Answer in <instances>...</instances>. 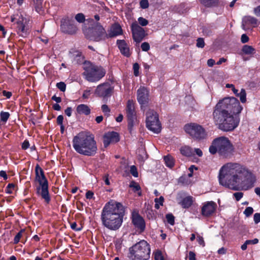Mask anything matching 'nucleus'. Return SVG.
I'll use <instances>...</instances> for the list:
<instances>
[{
  "label": "nucleus",
  "instance_id": "obj_5",
  "mask_svg": "<svg viewBox=\"0 0 260 260\" xmlns=\"http://www.w3.org/2000/svg\"><path fill=\"white\" fill-rule=\"evenodd\" d=\"M209 150L212 154L218 152L220 156L227 157L232 154L234 147L228 138L220 137L213 141Z\"/></svg>",
  "mask_w": 260,
  "mask_h": 260
},
{
  "label": "nucleus",
  "instance_id": "obj_23",
  "mask_svg": "<svg viewBox=\"0 0 260 260\" xmlns=\"http://www.w3.org/2000/svg\"><path fill=\"white\" fill-rule=\"evenodd\" d=\"M122 29L120 25L118 23H114L112 25L109 33L107 34L108 38H113L122 35Z\"/></svg>",
  "mask_w": 260,
  "mask_h": 260
},
{
  "label": "nucleus",
  "instance_id": "obj_9",
  "mask_svg": "<svg viewBox=\"0 0 260 260\" xmlns=\"http://www.w3.org/2000/svg\"><path fill=\"white\" fill-rule=\"evenodd\" d=\"M84 33L87 39L94 42H100L108 38L106 31L99 23H96L91 27L88 28Z\"/></svg>",
  "mask_w": 260,
  "mask_h": 260
},
{
  "label": "nucleus",
  "instance_id": "obj_62",
  "mask_svg": "<svg viewBox=\"0 0 260 260\" xmlns=\"http://www.w3.org/2000/svg\"><path fill=\"white\" fill-rule=\"evenodd\" d=\"M71 57L74 58L75 60V57H81V53L79 52H75L74 53H72L71 55Z\"/></svg>",
  "mask_w": 260,
  "mask_h": 260
},
{
  "label": "nucleus",
  "instance_id": "obj_60",
  "mask_svg": "<svg viewBox=\"0 0 260 260\" xmlns=\"http://www.w3.org/2000/svg\"><path fill=\"white\" fill-rule=\"evenodd\" d=\"M29 143L27 140H25L22 144V148L24 150L27 149L29 147Z\"/></svg>",
  "mask_w": 260,
  "mask_h": 260
},
{
  "label": "nucleus",
  "instance_id": "obj_11",
  "mask_svg": "<svg viewBox=\"0 0 260 260\" xmlns=\"http://www.w3.org/2000/svg\"><path fill=\"white\" fill-rule=\"evenodd\" d=\"M185 132L197 139H204L206 134L203 127L197 123H192L184 126Z\"/></svg>",
  "mask_w": 260,
  "mask_h": 260
},
{
  "label": "nucleus",
  "instance_id": "obj_2",
  "mask_svg": "<svg viewBox=\"0 0 260 260\" xmlns=\"http://www.w3.org/2000/svg\"><path fill=\"white\" fill-rule=\"evenodd\" d=\"M242 109L239 101L235 98H225L219 101L215 107L213 112L214 122L222 131H233L239 123L233 114H239Z\"/></svg>",
  "mask_w": 260,
  "mask_h": 260
},
{
  "label": "nucleus",
  "instance_id": "obj_56",
  "mask_svg": "<svg viewBox=\"0 0 260 260\" xmlns=\"http://www.w3.org/2000/svg\"><path fill=\"white\" fill-rule=\"evenodd\" d=\"M258 242V240L256 238L253 240H248L246 241V244H255Z\"/></svg>",
  "mask_w": 260,
  "mask_h": 260
},
{
  "label": "nucleus",
  "instance_id": "obj_46",
  "mask_svg": "<svg viewBox=\"0 0 260 260\" xmlns=\"http://www.w3.org/2000/svg\"><path fill=\"white\" fill-rule=\"evenodd\" d=\"M141 49L144 51H147L150 49V45L147 42H144L141 45Z\"/></svg>",
  "mask_w": 260,
  "mask_h": 260
},
{
  "label": "nucleus",
  "instance_id": "obj_59",
  "mask_svg": "<svg viewBox=\"0 0 260 260\" xmlns=\"http://www.w3.org/2000/svg\"><path fill=\"white\" fill-rule=\"evenodd\" d=\"M226 87L228 88H232V90L235 94H237V92H238V90L235 88L234 85L233 84H227L226 85Z\"/></svg>",
  "mask_w": 260,
  "mask_h": 260
},
{
  "label": "nucleus",
  "instance_id": "obj_43",
  "mask_svg": "<svg viewBox=\"0 0 260 260\" xmlns=\"http://www.w3.org/2000/svg\"><path fill=\"white\" fill-rule=\"evenodd\" d=\"M102 111L106 115L108 116L110 115V109L107 105H103L102 106Z\"/></svg>",
  "mask_w": 260,
  "mask_h": 260
},
{
  "label": "nucleus",
  "instance_id": "obj_29",
  "mask_svg": "<svg viewBox=\"0 0 260 260\" xmlns=\"http://www.w3.org/2000/svg\"><path fill=\"white\" fill-rule=\"evenodd\" d=\"M201 4L207 7H211L216 5L218 0H200Z\"/></svg>",
  "mask_w": 260,
  "mask_h": 260
},
{
  "label": "nucleus",
  "instance_id": "obj_17",
  "mask_svg": "<svg viewBox=\"0 0 260 260\" xmlns=\"http://www.w3.org/2000/svg\"><path fill=\"white\" fill-rule=\"evenodd\" d=\"M28 22L29 20L25 17H23L21 15L17 21V31L18 33L21 36H25L28 33Z\"/></svg>",
  "mask_w": 260,
  "mask_h": 260
},
{
  "label": "nucleus",
  "instance_id": "obj_42",
  "mask_svg": "<svg viewBox=\"0 0 260 260\" xmlns=\"http://www.w3.org/2000/svg\"><path fill=\"white\" fill-rule=\"evenodd\" d=\"M253 212V209L251 207H247L244 211V214L246 216L248 217L250 216Z\"/></svg>",
  "mask_w": 260,
  "mask_h": 260
},
{
  "label": "nucleus",
  "instance_id": "obj_19",
  "mask_svg": "<svg viewBox=\"0 0 260 260\" xmlns=\"http://www.w3.org/2000/svg\"><path fill=\"white\" fill-rule=\"evenodd\" d=\"M217 205L213 201L206 202L202 208V214L204 216L211 215L215 211Z\"/></svg>",
  "mask_w": 260,
  "mask_h": 260
},
{
  "label": "nucleus",
  "instance_id": "obj_51",
  "mask_svg": "<svg viewBox=\"0 0 260 260\" xmlns=\"http://www.w3.org/2000/svg\"><path fill=\"white\" fill-rule=\"evenodd\" d=\"M164 201V198L162 196H160L159 198H155L154 199L155 203H158L160 205L162 206Z\"/></svg>",
  "mask_w": 260,
  "mask_h": 260
},
{
  "label": "nucleus",
  "instance_id": "obj_40",
  "mask_svg": "<svg viewBox=\"0 0 260 260\" xmlns=\"http://www.w3.org/2000/svg\"><path fill=\"white\" fill-rule=\"evenodd\" d=\"M140 7L143 9H145L149 7V2L148 0H141L140 2Z\"/></svg>",
  "mask_w": 260,
  "mask_h": 260
},
{
  "label": "nucleus",
  "instance_id": "obj_50",
  "mask_svg": "<svg viewBox=\"0 0 260 260\" xmlns=\"http://www.w3.org/2000/svg\"><path fill=\"white\" fill-rule=\"evenodd\" d=\"M91 90L90 89H86L84 90L83 94L82 95V97L84 99H88L90 95Z\"/></svg>",
  "mask_w": 260,
  "mask_h": 260
},
{
  "label": "nucleus",
  "instance_id": "obj_37",
  "mask_svg": "<svg viewBox=\"0 0 260 260\" xmlns=\"http://www.w3.org/2000/svg\"><path fill=\"white\" fill-rule=\"evenodd\" d=\"M196 46L198 48H203L205 46V42L203 38H199L197 40Z\"/></svg>",
  "mask_w": 260,
  "mask_h": 260
},
{
  "label": "nucleus",
  "instance_id": "obj_25",
  "mask_svg": "<svg viewBox=\"0 0 260 260\" xmlns=\"http://www.w3.org/2000/svg\"><path fill=\"white\" fill-rule=\"evenodd\" d=\"M193 202L192 197L188 196L184 198L180 202V204L184 208H189Z\"/></svg>",
  "mask_w": 260,
  "mask_h": 260
},
{
  "label": "nucleus",
  "instance_id": "obj_39",
  "mask_svg": "<svg viewBox=\"0 0 260 260\" xmlns=\"http://www.w3.org/2000/svg\"><path fill=\"white\" fill-rule=\"evenodd\" d=\"M15 185L13 183L9 184L6 188V192L8 194H11L12 193L13 190L14 189Z\"/></svg>",
  "mask_w": 260,
  "mask_h": 260
},
{
  "label": "nucleus",
  "instance_id": "obj_52",
  "mask_svg": "<svg viewBox=\"0 0 260 260\" xmlns=\"http://www.w3.org/2000/svg\"><path fill=\"white\" fill-rule=\"evenodd\" d=\"M103 179L107 185H109L110 184V182L109 179V175L105 174L103 176Z\"/></svg>",
  "mask_w": 260,
  "mask_h": 260
},
{
  "label": "nucleus",
  "instance_id": "obj_61",
  "mask_svg": "<svg viewBox=\"0 0 260 260\" xmlns=\"http://www.w3.org/2000/svg\"><path fill=\"white\" fill-rule=\"evenodd\" d=\"M65 114L69 117H70L72 113V109L71 107H68L64 111Z\"/></svg>",
  "mask_w": 260,
  "mask_h": 260
},
{
  "label": "nucleus",
  "instance_id": "obj_15",
  "mask_svg": "<svg viewBox=\"0 0 260 260\" xmlns=\"http://www.w3.org/2000/svg\"><path fill=\"white\" fill-rule=\"evenodd\" d=\"M60 28L63 32L71 35L76 33L78 29L73 22L70 20L68 17L61 19Z\"/></svg>",
  "mask_w": 260,
  "mask_h": 260
},
{
  "label": "nucleus",
  "instance_id": "obj_44",
  "mask_svg": "<svg viewBox=\"0 0 260 260\" xmlns=\"http://www.w3.org/2000/svg\"><path fill=\"white\" fill-rule=\"evenodd\" d=\"M57 87L61 91H64L66 89V85L64 82H60L56 84Z\"/></svg>",
  "mask_w": 260,
  "mask_h": 260
},
{
  "label": "nucleus",
  "instance_id": "obj_27",
  "mask_svg": "<svg viewBox=\"0 0 260 260\" xmlns=\"http://www.w3.org/2000/svg\"><path fill=\"white\" fill-rule=\"evenodd\" d=\"M164 159L165 163L166 165L168 167H169L170 168H172L174 167L175 161H174V159L173 157L172 156H171L170 155L165 156L164 157Z\"/></svg>",
  "mask_w": 260,
  "mask_h": 260
},
{
  "label": "nucleus",
  "instance_id": "obj_28",
  "mask_svg": "<svg viewBox=\"0 0 260 260\" xmlns=\"http://www.w3.org/2000/svg\"><path fill=\"white\" fill-rule=\"evenodd\" d=\"M242 51L243 53L246 55H251L255 53V49L252 46L247 45L243 46Z\"/></svg>",
  "mask_w": 260,
  "mask_h": 260
},
{
  "label": "nucleus",
  "instance_id": "obj_63",
  "mask_svg": "<svg viewBox=\"0 0 260 260\" xmlns=\"http://www.w3.org/2000/svg\"><path fill=\"white\" fill-rule=\"evenodd\" d=\"M155 260H164L163 256L160 252L155 253Z\"/></svg>",
  "mask_w": 260,
  "mask_h": 260
},
{
  "label": "nucleus",
  "instance_id": "obj_30",
  "mask_svg": "<svg viewBox=\"0 0 260 260\" xmlns=\"http://www.w3.org/2000/svg\"><path fill=\"white\" fill-rule=\"evenodd\" d=\"M129 186L130 188H133L134 192H136L137 191H140L138 193L139 196H141L142 195V192L140 191L141 187L138 183H137L136 182H135L134 181H132L130 182Z\"/></svg>",
  "mask_w": 260,
  "mask_h": 260
},
{
  "label": "nucleus",
  "instance_id": "obj_10",
  "mask_svg": "<svg viewBox=\"0 0 260 260\" xmlns=\"http://www.w3.org/2000/svg\"><path fill=\"white\" fill-rule=\"evenodd\" d=\"M146 127L154 133L159 134L161 130V124L158 114L153 110L149 109L146 113Z\"/></svg>",
  "mask_w": 260,
  "mask_h": 260
},
{
  "label": "nucleus",
  "instance_id": "obj_4",
  "mask_svg": "<svg viewBox=\"0 0 260 260\" xmlns=\"http://www.w3.org/2000/svg\"><path fill=\"white\" fill-rule=\"evenodd\" d=\"M73 146L77 153L86 156H93L98 150L93 136L83 132L73 138Z\"/></svg>",
  "mask_w": 260,
  "mask_h": 260
},
{
  "label": "nucleus",
  "instance_id": "obj_16",
  "mask_svg": "<svg viewBox=\"0 0 260 260\" xmlns=\"http://www.w3.org/2000/svg\"><path fill=\"white\" fill-rule=\"evenodd\" d=\"M132 223L136 228L138 229L141 233L145 230V222L144 218L139 214L137 211H134L132 214Z\"/></svg>",
  "mask_w": 260,
  "mask_h": 260
},
{
  "label": "nucleus",
  "instance_id": "obj_54",
  "mask_svg": "<svg viewBox=\"0 0 260 260\" xmlns=\"http://www.w3.org/2000/svg\"><path fill=\"white\" fill-rule=\"evenodd\" d=\"M241 41L243 43H246L248 42L249 38L246 34H243L241 36Z\"/></svg>",
  "mask_w": 260,
  "mask_h": 260
},
{
  "label": "nucleus",
  "instance_id": "obj_55",
  "mask_svg": "<svg viewBox=\"0 0 260 260\" xmlns=\"http://www.w3.org/2000/svg\"><path fill=\"white\" fill-rule=\"evenodd\" d=\"M63 116L61 115L58 116L57 117L56 121L57 123L60 125H63Z\"/></svg>",
  "mask_w": 260,
  "mask_h": 260
},
{
  "label": "nucleus",
  "instance_id": "obj_24",
  "mask_svg": "<svg viewBox=\"0 0 260 260\" xmlns=\"http://www.w3.org/2000/svg\"><path fill=\"white\" fill-rule=\"evenodd\" d=\"M77 112L79 114H84L88 115L90 113V109L85 104H80L77 107Z\"/></svg>",
  "mask_w": 260,
  "mask_h": 260
},
{
  "label": "nucleus",
  "instance_id": "obj_35",
  "mask_svg": "<svg viewBox=\"0 0 260 260\" xmlns=\"http://www.w3.org/2000/svg\"><path fill=\"white\" fill-rule=\"evenodd\" d=\"M75 19L79 23H83L85 21V16L82 13H78L75 16Z\"/></svg>",
  "mask_w": 260,
  "mask_h": 260
},
{
  "label": "nucleus",
  "instance_id": "obj_20",
  "mask_svg": "<svg viewBox=\"0 0 260 260\" xmlns=\"http://www.w3.org/2000/svg\"><path fill=\"white\" fill-rule=\"evenodd\" d=\"M119 135L116 132H111L106 133L103 138V143L105 147L112 142H117L119 141Z\"/></svg>",
  "mask_w": 260,
  "mask_h": 260
},
{
  "label": "nucleus",
  "instance_id": "obj_7",
  "mask_svg": "<svg viewBox=\"0 0 260 260\" xmlns=\"http://www.w3.org/2000/svg\"><path fill=\"white\" fill-rule=\"evenodd\" d=\"M35 181L39 183V185L36 188L37 193L41 196L47 203H49L50 201V197L48 191V181L43 170L39 165L35 167Z\"/></svg>",
  "mask_w": 260,
  "mask_h": 260
},
{
  "label": "nucleus",
  "instance_id": "obj_14",
  "mask_svg": "<svg viewBox=\"0 0 260 260\" xmlns=\"http://www.w3.org/2000/svg\"><path fill=\"white\" fill-rule=\"evenodd\" d=\"M114 86L108 82L98 85L95 90V93L100 97L107 98L111 96L113 92Z\"/></svg>",
  "mask_w": 260,
  "mask_h": 260
},
{
  "label": "nucleus",
  "instance_id": "obj_49",
  "mask_svg": "<svg viewBox=\"0 0 260 260\" xmlns=\"http://www.w3.org/2000/svg\"><path fill=\"white\" fill-rule=\"evenodd\" d=\"M197 241L198 242V243L200 245L202 246L203 247L205 246V243L204 239L202 237H201L200 236H197Z\"/></svg>",
  "mask_w": 260,
  "mask_h": 260
},
{
  "label": "nucleus",
  "instance_id": "obj_32",
  "mask_svg": "<svg viewBox=\"0 0 260 260\" xmlns=\"http://www.w3.org/2000/svg\"><path fill=\"white\" fill-rule=\"evenodd\" d=\"M34 4L36 11L41 12L43 8V0H34Z\"/></svg>",
  "mask_w": 260,
  "mask_h": 260
},
{
  "label": "nucleus",
  "instance_id": "obj_31",
  "mask_svg": "<svg viewBox=\"0 0 260 260\" xmlns=\"http://www.w3.org/2000/svg\"><path fill=\"white\" fill-rule=\"evenodd\" d=\"M236 95L240 98V101L242 103H244L246 102V93L245 89H241L240 92L239 93L238 92Z\"/></svg>",
  "mask_w": 260,
  "mask_h": 260
},
{
  "label": "nucleus",
  "instance_id": "obj_57",
  "mask_svg": "<svg viewBox=\"0 0 260 260\" xmlns=\"http://www.w3.org/2000/svg\"><path fill=\"white\" fill-rule=\"evenodd\" d=\"M189 260H196V254L193 251H189L188 254Z\"/></svg>",
  "mask_w": 260,
  "mask_h": 260
},
{
  "label": "nucleus",
  "instance_id": "obj_47",
  "mask_svg": "<svg viewBox=\"0 0 260 260\" xmlns=\"http://www.w3.org/2000/svg\"><path fill=\"white\" fill-rule=\"evenodd\" d=\"M71 228L72 230H75L76 231H80L82 230V226L80 225L79 227H77V223L75 222H74L71 224Z\"/></svg>",
  "mask_w": 260,
  "mask_h": 260
},
{
  "label": "nucleus",
  "instance_id": "obj_21",
  "mask_svg": "<svg viewBox=\"0 0 260 260\" xmlns=\"http://www.w3.org/2000/svg\"><path fill=\"white\" fill-rule=\"evenodd\" d=\"M137 100L141 105H145L148 101V91L144 87H141L137 91Z\"/></svg>",
  "mask_w": 260,
  "mask_h": 260
},
{
  "label": "nucleus",
  "instance_id": "obj_22",
  "mask_svg": "<svg viewBox=\"0 0 260 260\" xmlns=\"http://www.w3.org/2000/svg\"><path fill=\"white\" fill-rule=\"evenodd\" d=\"M117 45L121 53L126 57H129L131 55V52L127 44L123 40H117L116 42Z\"/></svg>",
  "mask_w": 260,
  "mask_h": 260
},
{
  "label": "nucleus",
  "instance_id": "obj_45",
  "mask_svg": "<svg viewBox=\"0 0 260 260\" xmlns=\"http://www.w3.org/2000/svg\"><path fill=\"white\" fill-rule=\"evenodd\" d=\"M130 172L134 177H137L138 176V173L136 166H132L131 167Z\"/></svg>",
  "mask_w": 260,
  "mask_h": 260
},
{
  "label": "nucleus",
  "instance_id": "obj_53",
  "mask_svg": "<svg viewBox=\"0 0 260 260\" xmlns=\"http://www.w3.org/2000/svg\"><path fill=\"white\" fill-rule=\"evenodd\" d=\"M253 219L255 223H257L260 222V213H256L254 214L253 216Z\"/></svg>",
  "mask_w": 260,
  "mask_h": 260
},
{
  "label": "nucleus",
  "instance_id": "obj_1",
  "mask_svg": "<svg viewBox=\"0 0 260 260\" xmlns=\"http://www.w3.org/2000/svg\"><path fill=\"white\" fill-rule=\"evenodd\" d=\"M219 182L220 185L234 190L240 188L248 190L253 187L254 176L245 168L237 163H227L219 171Z\"/></svg>",
  "mask_w": 260,
  "mask_h": 260
},
{
  "label": "nucleus",
  "instance_id": "obj_41",
  "mask_svg": "<svg viewBox=\"0 0 260 260\" xmlns=\"http://www.w3.org/2000/svg\"><path fill=\"white\" fill-rule=\"evenodd\" d=\"M139 68L140 66L138 63H135L133 64V70H134V74L135 76H138L139 75Z\"/></svg>",
  "mask_w": 260,
  "mask_h": 260
},
{
  "label": "nucleus",
  "instance_id": "obj_36",
  "mask_svg": "<svg viewBox=\"0 0 260 260\" xmlns=\"http://www.w3.org/2000/svg\"><path fill=\"white\" fill-rule=\"evenodd\" d=\"M174 216L172 214H168L166 215V219L169 223L171 225H174L175 220Z\"/></svg>",
  "mask_w": 260,
  "mask_h": 260
},
{
  "label": "nucleus",
  "instance_id": "obj_64",
  "mask_svg": "<svg viewBox=\"0 0 260 260\" xmlns=\"http://www.w3.org/2000/svg\"><path fill=\"white\" fill-rule=\"evenodd\" d=\"M93 197V193L91 191H88L86 193V198L88 199H91Z\"/></svg>",
  "mask_w": 260,
  "mask_h": 260
},
{
  "label": "nucleus",
  "instance_id": "obj_3",
  "mask_svg": "<svg viewBox=\"0 0 260 260\" xmlns=\"http://www.w3.org/2000/svg\"><path fill=\"white\" fill-rule=\"evenodd\" d=\"M123 206L118 202H108L103 209L101 220L107 229L116 231L121 225L124 215Z\"/></svg>",
  "mask_w": 260,
  "mask_h": 260
},
{
  "label": "nucleus",
  "instance_id": "obj_48",
  "mask_svg": "<svg viewBox=\"0 0 260 260\" xmlns=\"http://www.w3.org/2000/svg\"><path fill=\"white\" fill-rule=\"evenodd\" d=\"M233 195L236 200L239 201L243 197V193L242 192H236Z\"/></svg>",
  "mask_w": 260,
  "mask_h": 260
},
{
  "label": "nucleus",
  "instance_id": "obj_6",
  "mask_svg": "<svg viewBox=\"0 0 260 260\" xmlns=\"http://www.w3.org/2000/svg\"><path fill=\"white\" fill-rule=\"evenodd\" d=\"M150 254V245L146 241L141 240L129 248L128 257L132 260H148Z\"/></svg>",
  "mask_w": 260,
  "mask_h": 260
},
{
  "label": "nucleus",
  "instance_id": "obj_33",
  "mask_svg": "<svg viewBox=\"0 0 260 260\" xmlns=\"http://www.w3.org/2000/svg\"><path fill=\"white\" fill-rule=\"evenodd\" d=\"M24 232L25 230L24 229H22L17 234V235L15 236L14 239V244H17L20 241V239L22 237V235L23 233H24Z\"/></svg>",
  "mask_w": 260,
  "mask_h": 260
},
{
  "label": "nucleus",
  "instance_id": "obj_12",
  "mask_svg": "<svg viewBox=\"0 0 260 260\" xmlns=\"http://www.w3.org/2000/svg\"><path fill=\"white\" fill-rule=\"evenodd\" d=\"M125 112L128 120V128L131 129L135 121L136 120L135 103L133 100H128L127 101L125 107Z\"/></svg>",
  "mask_w": 260,
  "mask_h": 260
},
{
  "label": "nucleus",
  "instance_id": "obj_58",
  "mask_svg": "<svg viewBox=\"0 0 260 260\" xmlns=\"http://www.w3.org/2000/svg\"><path fill=\"white\" fill-rule=\"evenodd\" d=\"M254 14L257 17H260V6L255 8L253 10Z\"/></svg>",
  "mask_w": 260,
  "mask_h": 260
},
{
  "label": "nucleus",
  "instance_id": "obj_13",
  "mask_svg": "<svg viewBox=\"0 0 260 260\" xmlns=\"http://www.w3.org/2000/svg\"><path fill=\"white\" fill-rule=\"evenodd\" d=\"M131 30L133 38L138 44L140 43L147 35L145 29L140 26L137 22L132 24Z\"/></svg>",
  "mask_w": 260,
  "mask_h": 260
},
{
  "label": "nucleus",
  "instance_id": "obj_38",
  "mask_svg": "<svg viewBox=\"0 0 260 260\" xmlns=\"http://www.w3.org/2000/svg\"><path fill=\"white\" fill-rule=\"evenodd\" d=\"M138 20L139 24L142 26H146L148 24V21L143 17H139Z\"/></svg>",
  "mask_w": 260,
  "mask_h": 260
},
{
  "label": "nucleus",
  "instance_id": "obj_18",
  "mask_svg": "<svg viewBox=\"0 0 260 260\" xmlns=\"http://www.w3.org/2000/svg\"><path fill=\"white\" fill-rule=\"evenodd\" d=\"M259 23L256 18L251 16H245L242 18V27L244 30H247L251 27H256Z\"/></svg>",
  "mask_w": 260,
  "mask_h": 260
},
{
  "label": "nucleus",
  "instance_id": "obj_34",
  "mask_svg": "<svg viewBox=\"0 0 260 260\" xmlns=\"http://www.w3.org/2000/svg\"><path fill=\"white\" fill-rule=\"evenodd\" d=\"M1 120L3 122H6L10 117V114L7 112H1L0 114Z\"/></svg>",
  "mask_w": 260,
  "mask_h": 260
},
{
  "label": "nucleus",
  "instance_id": "obj_8",
  "mask_svg": "<svg viewBox=\"0 0 260 260\" xmlns=\"http://www.w3.org/2000/svg\"><path fill=\"white\" fill-rule=\"evenodd\" d=\"M83 75L85 79L90 82L99 81L106 74V70L101 66H98L90 62H85Z\"/></svg>",
  "mask_w": 260,
  "mask_h": 260
},
{
  "label": "nucleus",
  "instance_id": "obj_26",
  "mask_svg": "<svg viewBox=\"0 0 260 260\" xmlns=\"http://www.w3.org/2000/svg\"><path fill=\"white\" fill-rule=\"evenodd\" d=\"M181 153L186 156H191L193 154V151L191 148L189 146H184L180 149Z\"/></svg>",
  "mask_w": 260,
  "mask_h": 260
}]
</instances>
